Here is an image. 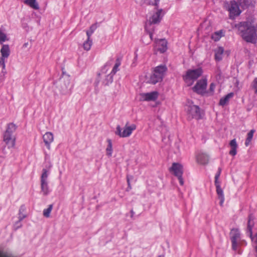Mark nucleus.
<instances>
[{"label":"nucleus","mask_w":257,"mask_h":257,"mask_svg":"<svg viewBox=\"0 0 257 257\" xmlns=\"http://www.w3.org/2000/svg\"><path fill=\"white\" fill-rule=\"evenodd\" d=\"M53 205L50 204L49 205L47 209H45L43 211V215L46 217H49L50 216V214L52 210Z\"/></svg>","instance_id":"38"},{"label":"nucleus","mask_w":257,"mask_h":257,"mask_svg":"<svg viewBox=\"0 0 257 257\" xmlns=\"http://www.w3.org/2000/svg\"><path fill=\"white\" fill-rule=\"evenodd\" d=\"M120 60H119V59H116V63L112 70V71H111V73H112L113 74H115V73L118 71V67L120 66Z\"/></svg>","instance_id":"40"},{"label":"nucleus","mask_w":257,"mask_h":257,"mask_svg":"<svg viewBox=\"0 0 257 257\" xmlns=\"http://www.w3.org/2000/svg\"><path fill=\"white\" fill-rule=\"evenodd\" d=\"M133 179V177L132 176H128V175L127 176V184H128L127 189H131V184H130V180Z\"/></svg>","instance_id":"44"},{"label":"nucleus","mask_w":257,"mask_h":257,"mask_svg":"<svg viewBox=\"0 0 257 257\" xmlns=\"http://www.w3.org/2000/svg\"><path fill=\"white\" fill-rule=\"evenodd\" d=\"M113 61V59H111L110 60H109L108 62H106V63L105 64V65H107V67L108 66H110L112 64Z\"/></svg>","instance_id":"46"},{"label":"nucleus","mask_w":257,"mask_h":257,"mask_svg":"<svg viewBox=\"0 0 257 257\" xmlns=\"http://www.w3.org/2000/svg\"><path fill=\"white\" fill-rule=\"evenodd\" d=\"M207 86V80L201 79L197 81L195 86L192 88L194 92L198 94L203 95L206 92Z\"/></svg>","instance_id":"8"},{"label":"nucleus","mask_w":257,"mask_h":257,"mask_svg":"<svg viewBox=\"0 0 257 257\" xmlns=\"http://www.w3.org/2000/svg\"><path fill=\"white\" fill-rule=\"evenodd\" d=\"M215 185L216 189V193L218 195V198L220 200L219 204L222 206L224 201V196L223 190L221 189L220 186V182H215Z\"/></svg>","instance_id":"14"},{"label":"nucleus","mask_w":257,"mask_h":257,"mask_svg":"<svg viewBox=\"0 0 257 257\" xmlns=\"http://www.w3.org/2000/svg\"><path fill=\"white\" fill-rule=\"evenodd\" d=\"M238 2L243 8H247L250 6H251L254 3V0H238Z\"/></svg>","instance_id":"27"},{"label":"nucleus","mask_w":257,"mask_h":257,"mask_svg":"<svg viewBox=\"0 0 257 257\" xmlns=\"http://www.w3.org/2000/svg\"><path fill=\"white\" fill-rule=\"evenodd\" d=\"M107 142L108 143V145L106 149V155L108 157H111L112 153V144L110 139H107Z\"/></svg>","instance_id":"29"},{"label":"nucleus","mask_w":257,"mask_h":257,"mask_svg":"<svg viewBox=\"0 0 257 257\" xmlns=\"http://www.w3.org/2000/svg\"><path fill=\"white\" fill-rule=\"evenodd\" d=\"M41 188L44 195H47L49 193L48 182L41 181Z\"/></svg>","instance_id":"25"},{"label":"nucleus","mask_w":257,"mask_h":257,"mask_svg":"<svg viewBox=\"0 0 257 257\" xmlns=\"http://www.w3.org/2000/svg\"><path fill=\"white\" fill-rule=\"evenodd\" d=\"M113 75L114 74L111 72L108 74L104 75L105 79L102 81L103 84L105 86H107L109 84L111 83L113 81Z\"/></svg>","instance_id":"24"},{"label":"nucleus","mask_w":257,"mask_h":257,"mask_svg":"<svg viewBox=\"0 0 257 257\" xmlns=\"http://www.w3.org/2000/svg\"><path fill=\"white\" fill-rule=\"evenodd\" d=\"M229 146L230 147V150L229 152V155L232 156H234L237 153V144L235 139H233L230 141L229 143Z\"/></svg>","instance_id":"20"},{"label":"nucleus","mask_w":257,"mask_h":257,"mask_svg":"<svg viewBox=\"0 0 257 257\" xmlns=\"http://www.w3.org/2000/svg\"><path fill=\"white\" fill-rule=\"evenodd\" d=\"M57 87L61 93L63 95H67L71 93L72 85L70 83V76L65 74L63 72L62 77L57 82Z\"/></svg>","instance_id":"3"},{"label":"nucleus","mask_w":257,"mask_h":257,"mask_svg":"<svg viewBox=\"0 0 257 257\" xmlns=\"http://www.w3.org/2000/svg\"><path fill=\"white\" fill-rule=\"evenodd\" d=\"M215 52V59L216 61H220L222 59V55L224 52L223 47H219L216 49L214 50Z\"/></svg>","instance_id":"21"},{"label":"nucleus","mask_w":257,"mask_h":257,"mask_svg":"<svg viewBox=\"0 0 257 257\" xmlns=\"http://www.w3.org/2000/svg\"><path fill=\"white\" fill-rule=\"evenodd\" d=\"M25 208L24 206H21L19 209V220L17 221L15 224V229H17L19 228L22 226V224L21 222L22 221L23 219H24L26 217V215H21V212L25 211Z\"/></svg>","instance_id":"18"},{"label":"nucleus","mask_w":257,"mask_h":257,"mask_svg":"<svg viewBox=\"0 0 257 257\" xmlns=\"http://www.w3.org/2000/svg\"><path fill=\"white\" fill-rule=\"evenodd\" d=\"M255 132V130H251L249 131V132L247 134V138L245 140V145L246 146H247L249 143L250 142L251 140L252 139L253 135L254 133Z\"/></svg>","instance_id":"36"},{"label":"nucleus","mask_w":257,"mask_h":257,"mask_svg":"<svg viewBox=\"0 0 257 257\" xmlns=\"http://www.w3.org/2000/svg\"><path fill=\"white\" fill-rule=\"evenodd\" d=\"M177 177L179 181V183H180V185H183L184 184V181H183V179L182 178V176H180V177Z\"/></svg>","instance_id":"48"},{"label":"nucleus","mask_w":257,"mask_h":257,"mask_svg":"<svg viewBox=\"0 0 257 257\" xmlns=\"http://www.w3.org/2000/svg\"><path fill=\"white\" fill-rule=\"evenodd\" d=\"M27 45H28V43H25L24 45V47H26Z\"/></svg>","instance_id":"51"},{"label":"nucleus","mask_w":257,"mask_h":257,"mask_svg":"<svg viewBox=\"0 0 257 257\" xmlns=\"http://www.w3.org/2000/svg\"><path fill=\"white\" fill-rule=\"evenodd\" d=\"M144 3L148 5L155 6V9H157L158 7L159 0H143Z\"/></svg>","instance_id":"34"},{"label":"nucleus","mask_w":257,"mask_h":257,"mask_svg":"<svg viewBox=\"0 0 257 257\" xmlns=\"http://www.w3.org/2000/svg\"><path fill=\"white\" fill-rule=\"evenodd\" d=\"M3 141L4 144L2 148H0V150L4 154H6L8 153L7 149H10L15 146V138L12 134L4 133Z\"/></svg>","instance_id":"7"},{"label":"nucleus","mask_w":257,"mask_h":257,"mask_svg":"<svg viewBox=\"0 0 257 257\" xmlns=\"http://www.w3.org/2000/svg\"><path fill=\"white\" fill-rule=\"evenodd\" d=\"M251 87L254 90L255 93H257V77L255 78L251 83Z\"/></svg>","instance_id":"41"},{"label":"nucleus","mask_w":257,"mask_h":257,"mask_svg":"<svg viewBox=\"0 0 257 257\" xmlns=\"http://www.w3.org/2000/svg\"><path fill=\"white\" fill-rule=\"evenodd\" d=\"M16 130V125L13 123H10L8 124L7 128L5 133L10 134L13 135V133Z\"/></svg>","instance_id":"31"},{"label":"nucleus","mask_w":257,"mask_h":257,"mask_svg":"<svg viewBox=\"0 0 257 257\" xmlns=\"http://www.w3.org/2000/svg\"><path fill=\"white\" fill-rule=\"evenodd\" d=\"M141 99L143 101H154L158 97L157 91H153L149 93H142L140 94Z\"/></svg>","instance_id":"11"},{"label":"nucleus","mask_w":257,"mask_h":257,"mask_svg":"<svg viewBox=\"0 0 257 257\" xmlns=\"http://www.w3.org/2000/svg\"><path fill=\"white\" fill-rule=\"evenodd\" d=\"M203 73V70L201 67L195 69H188L186 74L183 76V80L187 83L188 86L191 85Z\"/></svg>","instance_id":"4"},{"label":"nucleus","mask_w":257,"mask_h":257,"mask_svg":"<svg viewBox=\"0 0 257 257\" xmlns=\"http://www.w3.org/2000/svg\"><path fill=\"white\" fill-rule=\"evenodd\" d=\"M24 212V211H22V212H21V215H24V214H23V212Z\"/></svg>","instance_id":"52"},{"label":"nucleus","mask_w":257,"mask_h":257,"mask_svg":"<svg viewBox=\"0 0 257 257\" xmlns=\"http://www.w3.org/2000/svg\"><path fill=\"white\" fill-rule=\"evenodd\" d=\"M229 17L231 19H233L235 17L239 16L241 13L238 4L235 2H231L229 8Z\"/></svg>","instance_id":"9"},{"label":"nucleus","mask_w":257,"mask_h":257,"mask_svg":"<svg viewBox=\"0 0 257 257\" xmlns=\"http://www.w3.org/2000/svg\"><path fill=\"white\" fill-rule=\"evenodd\" d=\"M9 39L7 34L3 31L2 28H0V44H3L4 42L8 41Z\"/></svg>","instance_id":"35"},{"label":"nucleus","mask_w":257,"mask_h":257,"mask_svg":"<svg viewBox=\"0 0 257 257\" xmlns=\"http://www.w3.org/2000/svg\"><path fill=\"white\" fill-rule=\"evenodd\" d=\"M1 65H2L3 67V70L5 69L6 65L5 60H3V59H2L1 58H0V66Z\"/></svg>","instance_id":"45"},{"label":"nucleus","mask_w":257,"mask_h":257,"mask_svg":"<svg viewBox=\"0 0 257 257\" xmlns=\"http://www.w3.org/2000/svg\"><path fill=\"white\" fill-rule=\"evenodd\" d=\"M108 69V68L107 67V65H104L101 69L100 72L97 74V78H96V85H97L100 81L99 78L100 76L102 75H106Z\"/></svg>","instance_id":"28"},{"label":"nucleus","mask_w":257,"mask_h":257,"mask_svg":"<svg viewBox=\"0 0 257 257\" xmlns=\"http://www.w3.org/2000/svg\"><path fill=\"white\" fill-rule=\"evenodd\" d=\"M167 70V68L165 65H161L156 67L154 70L157 73L159 74L161 76L164 77L165 73Z\"/></svg>","instance_id":"23"},{"label":"nucleus","mask_w":257,"mask_h":257,"mask_svg":"<svg viewBox=\"0 0 257 257\" xmlns=\"http://www.w3.org/2000/svg\"><path fill=\"white\" fill-rule=\"evenodd\" d=\"M209 160L208 155L205 153H200L197 156V161L201 164H207L209 162Z\"/></svg>","instance_id":"16"},{"label":"nucleus","mask_w":257,"mask_h":257,"mask_svg":"<svg viewBox=\"0 0 257 257\" xmlns=\"http://www.w3.org/2000/svg\"><path fill=\"white\" fill-rule=\"evenodd\" d=\"M234 96L233 92H230L226 95L224 97L221 98L219 101V105L221 106H224L229 101V99L232 98Z\"/></svg>","instance_id":"22"},{"label":"nucleus","mask_w":257,"mask_h":257,"mask_svg":"<svg viewBox=\"0 0 257 257\" xmlns=\"http://www.w3.org/2000/svg\"><path fill=\"white\" fill-rule=\"evenodd\" d=\"M128 122H127L123 127V131L119 125H117L116 127L115 134L121 138H126L131 136L132 132L136 129V125L132 124L131 125H128Z\"/></svg>","instance_id":"6"},{"label":"nucleus","mask_w":257,"mask_h":257,"mask_svg":"<svg viewBox=\"0 0 257 257\" xmlns=\"http://www.w3.org/2000/svg\"><path fill=\"white\" fill-rule=\"evenodd\" d=\"M92 44V40L91 38L88 39L87 38V40L85 41L83 45V48L86 51H88L90 49Z\"/></svg>","instance_id":"33"},{"label":"nucleus","mask_w":257,"mask_h":257,"mask_svg":"<svg viewBox=\"0 0 257 257\" xmlns=\"http://www.w3.org/2000/svg\"><path fill=\"white\" fill-rule=\"evenodd\" d=\"M47 167V168L48 170H49V169H50L52 167V165H51V163H50V164H49V166H48V167Z\"/></svg>","instance_id":"50"},{"label":"nucleus","mask_w":257,"mask_h":257,"mask_svg":"<svg viewBox=\"0 0 257 257\" xmlns=\"http://www.w3.org/2000/svg\"><path fill=\"white\" fill-rule=\"evenodd\" d=\"M231 233L232 236L231 237V240L232 242V248L234 250L237 249V240L239 239L240 234L237 229H233L231 230Z\"/></svg>","instance_id":"10"},{"label":"nucleus","mask_w":257,"mask_h":257,"mask_svg":"<svg viewBox=\"0 0 257 257\" xmlns=\"http://www.w3.org/2000/svg\"><path fill=\"white\" fill-rule=\"evenodd\" d=\"M156 10V12L150 17L149 19L146 22L145 25V30L149 32L150 37L151 38L153 32L155 31L154 24H159L164 15L163 10L162 9H159L158 7Z\"/></svg>","instance_id":"2"},{"label":"nucleus","mask_w":257,"mask_h":257,"mask_svg":"<svg viewBox=\"0 0 257 257\" xmlns=\"http://www.w3.org/2000/svg\"><path fill=\"white\" fill-rule=\"evenodd\" d=\"M242 39L248 43L254 44L257 40L255 27L248 22H242L235 25Z\"/></svg>","instance_id":"1"},{"label":"nucleus","mask_w":257,"mask_h":257,"mask_svg":"<svg viewBox=\"0 0 257 257\" xmlns=\"http://www.w3.org/2000/svg\"><path fill=\"white\" fill-rule=\"evenodd\" d=\"M155 43L158 47V50L161 53H163L167 50V42L165 39H157L155 40Z\"/></svg>","instance_id":"12"},{"label":"nucleus","mask_w":257,"mask_h":257,"mask_svg":"<svg viewBox=\"0 0 257 257\" xmlns=\"http://www.w3.org/2000/svg\"><path fill=\"white\" fill-rule=\"evenodd\" d=\"M170 170L174 173L176 177H180L183 174V167L179 163H174Z\"/></svg>","instance_id":"13"},{"label":"nucleus","mask_w":257,"mask_h":257,"mask_svg":"<svg viewBox=\"0 0 257 257\" xmlns=\"http://www.w3.org/2000/svg\"><path fill=\"white\" fill-rule=\"evenodd\" d=\"M223 32L222 30L216 32L214 33V35L212 36V38L214 39L215 41H218L219 39L223 36L222 35Z\"/></svg>","instance_id":"39"},{"label":"nucleus","mask_w":257,"mask_h":257,"mask_svg":"<svg viewBox=\"0 0 257 257\" xmlns=\"http://www.w3.org/2000/svg\"><path fill=\"white\" fill-rule=\"evenodd\" d=\"M2 54V59L5 60V58H7L10 54V49L8 45H3L1 49Z\"/></svg>","instance_id":"19"},{"label":"nucleus","mask_w":257,"mask_h":257,"mask_svg":"<svg viewBox=\"0 0 257 257\" xmlns=\"http://www.w3.org/2000/svg\"><path fill=\"white\" fill-rule=\"evenodd\" d=\"M221 172V169L220 168H219L218 169V171L215 176V182H220L219 181L218 179L220 177Z\"/></svg>","instance_id":"42"},{"label":"nucleus","mask_w":257,"mask_h":257,"mask_svg":"<svg viewBox=\"0 0 257 257\" xmlns=\"http://www.w3.org/2000/svg\"><path fill=\"white\" fill-rule=\"evenodd\" d=\"M215 88V84L213 83H211L210 85L209 89V92H211V93H213V92L214 91Z\"/></svg>","instance_id":"43"},{"label":"nucleus","mask_w":257,"mask_h":257,"mask_svg":"<svg viewBox=\"0 0 257 257\" xmlns=\"http://www.w3.org/2000/svg\"><path fill=\"white\" fill-rule=\"evenodd\" d=\"M24 2L35 10L39 9V5L36 2V0H25Z\"/></svg>","instance_id":"26"},{"label":"nucleus","mask_w":257,"mask_h":257,"mask_svg":"<svg viewBox=\"0 0 257 257\" xmlns=\"http://www.w3.org/2000/svg\"><path fill=\"white\" fill-rule=\"evenodd\" d=\"M146 32L147 33L144 35V36L142 37V40L144 44L148 45L152 41L153 36L151 38L150 37L149 32L148 31Z\"/></svg>","instance_id":"30"},{"label":"nucleus","mask_w":257,"mask_h":257,"mask_svg":"<svg viewBox=\"0 0 257 257\" xmlns=\"http://www.w3.org/2000/svg\"><path fill=\"white\" fill-rule=\"evenodd\" d=\"M130 212H131V217L133 219V217H134V215L135 214V212H134V211H133V209H132L131 210Z\"/></svg>","instance_id":"49"},{"label":"nucleus","mask_w":257,"mask_h":257,"mask_svg":"<svg viewBox=\"0 0 257 257\" xmlns=\"http://www.w3.org/2000/svg\"><path fill=\"white\" fill-rule=\"evenodd\" d=\"M43 141L48 150L50 149V144L53 141V135L52 133L47 132L43 137Z\"/></svg>","instance_id":"15"},{"label":"nucleus","mask_w":257,"mask_h":257,"mask_svg":"<svg viewBox=\"0 0 257 257\" xmlns=\"http://www.w3.org/2000/svg\"><path fill=\"white\" fill-rule=\"evenodd\" d=\"M185 109L187 112L188 119L190 120L193 118L200 119L202 117V113L200 107L197 105L189 104L186 106Z\"/></svg>","instance_id":"5"},{"label":"nucleus","mask_w":257,"mask_h":257,"mask_svg":"<svg viewBox=\"0 0 257 257\" xmlns=\"http://www.w3.org/2000/svg\"><path fill=\"white\" fill-rule=\"evenodd\" d=\"M97 23L94 24L90 26L89 30L86 31V35L88 39L90 38L91 35L97 29Z\"/></svg>","instance_id":"32"},{"label":"nucleus","mask_w":257,"mask_h":257,"mask_svg":"<svg viewBox=\"0 0 257 257\" xmlns=\"http://www.w3.org/2000/svg\"><path fill=\"white\" fill-rule=\"evenodd\" d=\"M48 176V171L46 168H44L42 170V174L41 177V181H47Z\"/></svg>","instance_id":"37"},{"label":"nucleus","mask_w":257,"mask_h":257,"mask_svg":"<svg viewBox=\"0 0 257 257\" xmlns=\"http://www.w3.org/2000/svg\"><path fill=\"white\" fill-rule=\"evenodd\" d=\"M163 78V77L154 71V73L150 77L149 82L151 84H155L157 82L161 81Z\"/></svg>","instance_id":"17"},{"label":"nucleus","mask_w":257,"mask_h":257,"mask_svg":"<svg viewBox=\"0 0 257 257\" xmlns=\"http://www.w3.org/2000/svg\"><path fill=\"white\" fill-rule=\"evenodd\" d=\"M113 61V59H111L110 60H109L108 62H106V63L105 64V65H107V67L108 66H110L112 64Z\"/></svg>","instance_id":"47"}]
</instances>
